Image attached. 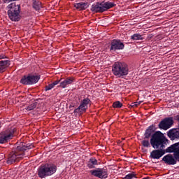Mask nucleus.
Instances as JSON below:
<instances>
[{
	"mask_svg": "<svg viewBox=\"0 0 179 179\" xmlns=\"http://www.w3.org/2000/svg\"><path fill=\"white\" fill-rule=\"evenodd\" d=\"M166 142H167V138L162 131H157L152 134L150 138V145L155 150L150 152V157L151 159H159L165 155Z\"/></svg>",
	"mask_w": 179,
	"mask_h": 179,
	"instance_id": "f257e3e1",
	"label": "nucleus"
},
{
	"mask_svg": "<svg viewBox=\"0 0 179 179\" xmlns=\"http://www.w3.org/2000/svg\"><path fill=\"white\" fill-rule=\"evenodd\" d=\"M33 148H34V145L32 143L20 142L16 147V150L9 155L7 163L12 164V163H15L17 159H22L23 156L25 155L23 152L33 149ZM20 152H22L20 153Z\"/></svg>",
	"mask_w": 179,
	"mask_h": 179,
	"instance_id": "f03ea898",
	"label": "nucleus"
},
{
	"mask_svg": "<svg viewBox=\"0 0 179 179\" xmlns=\"http://www.w3.org/2000/svg\"><path fill=\"white\" fill-rule=\"evenodd\" d=\"M165 153H173V156L171 154H168L162 158V162L169 166L177 164V162H179V143H176L168 147L165 150Z\"/></svg>",
	"mask_w": 179,
	"mask_h": 179,
	"instance_id": "7ed1b4c3",
	"label": "nucleus"
},
{
	"mask_svg": "<svg viewBox=\"0 0 179 179\" xmlns=\"http://www.w3.org/2000/svg\"><path fill=\"white\" fill-rule=\"evenodd\" d=\"M38 176L39 178H45L57 173V166L54 164H44L41 165L38 169Z\"/></svg>",
	"mask_w": 179,
	"mask_h": 179,
	"instance_id": "20e7f679",
	"label": "nucleus"
},
{
	"mask_svg": "<svg viewBox=\"0 0 179 179\" xmlns=\"http://www.w3.org/2000/svg\"><path fill=\"white\" fill-rule=\"evenodd\" d=\"M129 72L128 65L125 62H116L112 66V73L116 78H124Z\"/></svg>",
	"mask_w": 179,
	"mask_h": 179,
	"instance_id": "39448f33",
	"label": "nucleus"
},
{
	"mask_svg": "<svg viewBox=\"0 0 179 179\" xmlns=\"http://www.w3.org/2000/svg\"><path fill=\"white\" fill-rule=\"evenodd\" d=\"M8 15L12 22H19L20 20V5L16 3H11L8 6Z\"/></svg>",
	"mask_w": 179,
	"mask_h": 179,
	"instance_id": "423d86ee",
	"label": "nucleus"
},
{
	"mask_svg": "<svg viewBox=\"0 0 179 179\" xmlns=\"http://www.w3.org/2000/svg\"><path fill=\"white\" fill-rule=\"evenodd\" d=\"M114 6H115V3L113 2H97L92 4L91 7V10L92 12H94V13H103V12H106V10H108V9L114 8Z\"/></svg>",
	"mask_w": 179,
	"mask_h": 179,
	"instance_id": "0eeeda50",
	"label": "nucleus"
},
{
	"mask_svg": "<svg viewBox=\"0 0 179 179\" xmlns=\"http://www.w3.org/2000/svg\"><path fill=\"white\" fill-rule=\"evenodd\" d=\"M156 131V126L152 124L148 127L144 133V139L141 142L142 145L144 148H149L150 146V143L149 142V138L153 136Z\"/></svg>",
	"mask_w": 179,
	"mask_h": 179,
	"instance_id": "6e6552de",
	"label": "nucleus"
},
{
	"mask_svg": "<svg viewBox=\"0 0 179 179\" xmlns=\"http://www.w3.org/2000/svg\"><path fill=\"white\" fill-rule=\"evenodd\" d=\"M15 129H8L0 133V143H7L10 139L13 138Z\"/></svg>",
	"mask_w": 179,
	"mask_h": 179,
	"instance_id": "1a4fd4ad",
	"label": "nucleus"
},
{
	"mask_svg": "<svg viewBox=\"0 0 179 179\" xmlns=\"http://www.w3.org/2000/svg\"><path fill=\"white\" fill-rule=\"evenodd\" d=\"M90 173H91V176H93L94 177H97L98 178L101 179H106L107 177H108V171L107 169H95L94 170H90Z\"/></svg>",
	"mask_w": 179,
	"mask_h": 179,
	"instance_id": "9d476101",
	"label": "nucleus"
},
{
	"mask_svg": "<svg viewBox=\"0 0 179 179\" xmlns=\"http://www.w3.org/2000/svg\"><path fill=\"white\" fill-rule=\"evenodd\" d=\"M173 124L174 119L173 117H166L159 123L158 128H159V129H164V131H167V129L173 127Z\"/></svg>",
	"mask_w": 179,
	"mask_h": 179,
	"instance_id": "9b49d317",
	"label": "nucleus"
},
{
	"mask_svg": "<svg viewBox=\"0 0 179 179\" xmlns=\"http://www.w3.org/2000/svg\"><path fill=\"white\" fill-rule=\"evenodd\" d=\"M90 99L85 98L82 101L79 107L76 108L74 110V113H77L79 114V113H85L86 110H87V105L90 103Z\"/></svg>",
	"mask_w": 179,
	"mask_h": 179,
	"instance_id": "f8f14e48",
	"label": "nucleus"
},
{
	"mask_svg": "<svg viewBox=\"0 0 179 179\" xmlns=\"http://www.w3.org/2000/svg\"><path fill=\"white\" fill-rule=\"evenodd\" d=\"M125 45L121 41L114 39L110 43V51H117V50H124Z\"/></svg>",
	"mask_w": 179,
	"mask_h": 179,
	"instance_id": "ddd939ff",
	"label": "nucleus"
},
{
	"mask_svg": "<svg viewBox=\"0 0 179 179\" xmlns=\"http://www.w3.org/2000/svg\"><path fill=\"white\" fill-rule=\"evenodd\" d=\"M167 136L171 138V141L179 139V130L177 129H172L168 131Z\"/></svg>",
	"mask_w": 179,
	"mask_h": 179,
	"instance_id": "4468645a",
	"label": "nucleus"
},
{
	"mask_svg": "<svg viewBox=\"0 0 179 179\" xmlns=\"http://www.w3.org/2000/svg\"><path fill=\"white\" fill-rule=\"evenodd\" d=\"M74 79L73 78H67L64 81L60 83V85L59 87H62V89H65L68 85H72L73 83Z\"/></svg>",
	"mask_w": 179,
	"mask_h": 179,
	"instance_id": "2eb2a0df",
	"label": "nucleus"
},
{
	"mask_svg": "<svg viewBox=\"0 0 179 179\" xmlns=\"http://www.w3.org/2000/svg\"><path fill=\"white\" fill-rule=\"evenodd\" d=\"M98 164L97 159L94 157H91L87 163V166L88 169H95L96 166Z\"/></svg>",
	"mask_w": 179,
	"mask_h": 179,
	"instance_id": "dca6fc26",
	"label": "nucleus"
},
{
	"mask_svg": "<svg viewBox=\"0 0 179 179\" xmlns=\"http://www.w3.org/2000/svg\"><path fill=\"white\" fill-rule=\"evenodd\" d=\"M10 62L8 60H1L0 61V72H3L10 64L9 63Z\"/></svg>",
	"mask_w": 179,
	"mask_h": 179,
	"instance_id": "f3484780",
	"label": "nucleus"
},
{
	"mask_svg": "<svg viewBox=\"0 0 179 179\" xmlns=\"http://www.w3.org/2000/svg\"><path fill=\"white\" fill-rule=\"evenodd\" d=\"M74 7L79 10H83L87 8V3L84 2L77 3L74 4Z\"/></svg>",
	"mask_w": 179,
	"mask_h": 179,
	"instance_id": "a211bd4d",
	"label": "nucleus"
},
{
	"mask_svg": "<svg viewBox=\"0 0 179 179\" xmlns=\"http://www.w3.org/2000/svg\"><path fill=\"white\" fill-rule=\"evenodd\" d=\"M29 83L30 85H34L40 80V76H34V75H29Z\"/></svg>",
	"mask_w": 179,
	"mask_h": 179,
	"instance_id": "6ab92c4d",
	"label": "nucleus"
},
{
	"mask_svg": "<svg viewBox=\"0 0 179 179\" xmlns=\"http://www.w3.org/2000/svg\"><path fill=\"white\" fill-rule=\"evenodd\" d=\"M20 83L22 85H30V77L29 76H24L20 80Z\"/></svg>",
	"mask_w": 179,
	"mask_h": 179,
	"instance_id": "aec40b11",
	"label": "nucleus"
},
{
	"mask_svg": "<svg viewBox=\"0 0 179 179\" xmlns=\"http://www.w3.org/2000/svg\"><path fill=\"white\" fill-rule=\"evenodd\" d=\"M33 8L35 10H40L42 8L41 2L38 0H34L33 2Z\"/></svg>",
	"mask_w": 179,
	"mask_h": 179,
	"instance_id": "412c9836",
	"label": "nucleus"
},
{
	"mask_svg": "<svg viewBox=\"0 0 179 179\" xmlns=\"http://www.w3.org/2000/svg\"><path fill=\"white\" fill-rule=\"evenodd\" d=\"M131 40H143V37H142L141 35L139 34H134L131 36Z\"/></svg>",
	"mask_w": 179,
	"mask_h": 179,
	"instance_id": "4be33fe9",
	"label": "nucleus"
},
{
	"mask_svg": "<svg viewBox=\"0 0 179 179\" xmlns=\"http://www.w3.org/2000/svg\"><path fill=\"white\" fill-rule=\"evenodd\" d=\"M36 107H37V102H34V103L30 104L29 106H27L26 110L27 111H31V110H34V108H36Z\"/></svg>",
	"mask_w": 179,
	"mask_h": 179,
	"instance_id": "5701e85b",
	"label": "nucleus"
},
{
	"mask_svg": "<svg viewBox=\"0 0 179 179\" xmlns=\"http://www.w3.org/2000/svg\"><path fill=\"white\" fill-rule=\"evenodd\" d=\"M113 108H121L122 107V103L119 101H117L113 103Z\"/></svg>",
	"mask_w": 179,
	"mask_h": 179,
	"instance_id": "b1692460",
	"label": "nucleus"
},
{
	"mask_svg": "<svg viewBox=\"0 0 179 179\" xmlns=\"http://www.w3.org/2000/svg\"><path fill=\"white\" fill-rule=\"evenodd\" d=\"M51 89H54V85H52V83L45 86V92H48V90H51Z\"/></svg>",
	"mask_w": 179,
	"mask_h": 179,
	"instance_id": "393cba45",
	"label": "nucleus"
},
{
	"mask_svg": "<svg viewBox=\"0 0 179 179\" xmlns=\"http://www.w3.org/2000/svg\"><path fill=\"white\" fill-rule=\"evenodd\" d=\"M134 177H135V174H134V173H129L128 175H127L124 177V179H132V178H134Z\"/></svg>",
	"mask_w": 179,
	"mask_h": 179,
	"instance_id": "a878e982",
	"label": "nucleus"
},
{
	"mask_svg": "<svg viewBox=\"0 0 179 179\" xmlns=\"http://www.w3.org/2000/svg\"><path fill=\"white\" fill-rule=\"evenodd\" d=\"M138 106H139V103H138L137 101L131 103L130 104V107H138Z\"/></svg>",
	"mask_w": 179,
	"mask_h": 179,
	"instance_id": "bb28decb",
	"label": "nucleus"
},
{
	"mask_svg": "<svg viewBox=\"0 0 179 179\" xmlns=\"http://www.w3.org/2000/svg\"><path fill=\"white\" fill-rule=\"evenodd\" d=\"M58 83H59V80H55L52 84L53 85V87H55V86H57V85H58Z\"/></svg>",
	"mask_w": 179,
	"mask_h": 179,
	"instance_id": "cd10ccee",
	"label": "nucleus"
},
{
	"mask_svg": "<svg viewBox=\"0 0 179 179\" xmlns=\"http://www.w3.org/2000/svg\"><path fill=\"white\" fill-rule=\"evenodd\" d=\"M5 58V56L3 55H0V59H3Z\"/></svg>",
	"mask_w": 179,
	"mask_h": 179,
	"instance_id": "c85d7f7f",
	"label": "nucleus"
},
{
	"mask_svg": "<svg viewBox=\"0 0 179 179\" xmlns=\"http://www.w3.org/2000/svg\"><path fill=\"white\" fill-rule=\"evenodd\" d=\"M137 103H138V106H139L142 103V101H137Z\"/></svg>",
	"mask_w": 179,
	"mask_h": 179,
	"instance_id": "c756f323",
	"label": "nucleus"
},
{
	"mask_svg": "<svg viewBox=\"0 0 179 179\" xmlns=\"http://www.w3.org/2000/svg\"><path fill=\"white\" fill-rule=\"evenodd\" d=\"M148 37H149V38H152V37H153V36L150 35Z\"/></svg>",
	"mask_w": 179,
	"mask_h": 179,
	"instance_id": "7c9ffc66",
	"label": "nucleus"
},
{
	"mask_svg": "<svg viewBox=\"0 0 179 179\" xmlns=\"http://www.w3.org/2000/svg\"><path fill=\"white\" fill-rule=\"evenodd\" d=\"M8 1H16V0H8Z\"/></svg>",
	"mask_w": 179,
	"mask_h": 179,
	"instance_id": "2f4dec72",
	"label": "nucleus"
},
{
	"mask_svg": "<svg viewBox=\"0 0 179 179\" xmlns=\"http://www.w3.org/2000/svg\"><path fill=\"white\" fill-rule=\"evenodd\" d=\"M0 128H1V124H0Z\"/></svg>",
	"mask_w": 179,
	"mask_h": 179,
	"instance_id": "473e14b6",
	"label": "nucleus"
}]
</instances>
